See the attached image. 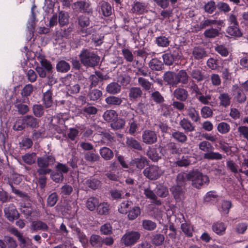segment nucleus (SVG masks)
<instances>
[{
    "mask_svg": "<svg viewBox=\"0 0 248 248\" xmlns=\"http://www.w3.org/2000/svg\"><path fill=\"white\" fill-rule=\"evenodd\" d=\"M63 123V120L62 119L58 116H54L52 117L51 120L50 122V125L52 126L53 128L58 131L59 129V124H62Z\"/></svg>",
    "mask_w": 248,
    "mask_h": 248,
    "instance_id": "obj_55",
    "label": "nucleus"
},
{
    "mask_svg": "<svg viewBox=\"0 0 248 248\" xmlns=\"http://www.w3.org/2000/svg\"><path fill=\"white\" fill-rule=\"evenodd\" d=\"M90 6V3L84 0H79L74 3L73 9L80 12L86 11Z\"/></svg>",
    "mask_w": 248,
    "mask_h": 248,
    "instance_id": "obj_30",
    "label": "nucleus"
},
{
    "mask_svg": "<svg viewBox=\"0 0 248 248\" xmlns=\"http://www.w3.org/2000/svg\"><path fill=\"white\" fill-rule=\"evenodd\" d=\"M177 85L179 83L183 85L187 84L189 82V77L185 70H180L176 73Z\"/></svg>",
    "mask_w": 248,
    "mask_h": 248,
    "instance_id": "obj_17",
    "label": "nucleus"
},
{
    "mask_svg": "<svg viewBox=\"0 0 248 248\" xmlns=\"http://www.w3.org/2000/svg\"><path fill=\"white\" fill-rule=\"evenodd\" d=\"M213 231L217 234L222 235L225 233L226 226L222 222H216L212 225Z\"/></svg>",
    "mask_w": 248,
    "mask_h": 248,
    "instance_id": "obj_39",
    "label": "nucleus"
},
{
    "mask_svg": "<svg viewBox=\"0 0 248 248\" xmlns=\"http://www.w3.org/2000/svg\"><path fill=\"white\" fill-rule=\"evenodd\" d=\"M144 194L147 198L152 200V202L155 204L157 205L161 204V201L157 199L156 195L149 187L144 188Z\"/></svg>",
    "mask_w": 248,
    "mask_h": 248,
    "instance_id": "obj_18",
    "label": "nucleus"
},
{
    "mask_svg": "<svg viewBox=\"0 0 248 248\" xmlns=\"http://www.w3.org/2000/svg\"><path fill=\"white\" fill-rule=\"evenodd\" d=\"M58 23L61 27L68 25L69 16L68 12L64 11H59L57 15Z\"/></svg>",
    "mask_w": 248,
    "mask_h": 248,
    "instance_id": "obj_19",
    "label": "nucleus"
},
{
    "mask_svg": "<svg viewBox=\"0 0 248 248\" xmlns=\"http://www.w3.org/2000/svg\"><path fill=\"white\" fill-rule=\"evenodd\" d=\"M171 135L175 140L182 143H185L187 140L186 135L183 132L174 130Z\"/></svg>",
    "mask_w": 248,
    "mask_h": 248,
    "instance_id": "obj_24",
    "label": "nucleus"
},
{
    "mask_svg": "<svg viewBox=\"0 0 248 248\" xmlns=\"http://www.w3.org/2000/svg\"><path fill=\"white\" fill-rule=\"evenodd\" d=\"M39 121L32 115H27L22 118L21 122L20 120L16 121L13 126V129L21 130L28 127L32 128H37L39 127Z\"/></svg>",
    "mask_w": 248,
    "mask_h": 248,
    "instance_id": "obj_5",
    "label": "nucleus"
},
{
    "mask_svg": "<svg viewBox=\"0 0 248 248\" xmlns=\"http://www.w3.org/2000/svg\"><path fill=\"white\" fill-rule=\"evenodd\" d=\"M147 4L145 2L135 0L131 5L130 12L136 15H141L147 12Z\"/></svg>",
    "mask_w": 248,
    "mask_h": 248,
    "instance_id": "obj_10",
    "label": "nucleus"
},
{
    "mask_svg": "<svg viewBox=\"0 0 248 248\" xmlns=\"http://www.w3.org/2000/svg\"><path fill=\"white\" fill-rule=\"evenodd\" d=\"M103 117L108 122H114L117 119L118 114L114 110L110 109L104 112Z\"/></svg>",
    "mask_w": 248,
    "mask_h": 248,
    "instance_id": "obj_29",
    "label": "nucleus"
},
{
    "mask_svg": "<svg viewBox=\"0 0 248 248\" xmlns=\"http://www.w3.org/2000/svg\"><path fill=\"white\" fill-rule=\"evenodd\" d=\"M50 177L56 183H62L64 179L63 175L58 171H51L50 173Z\"/></svg>",
    "mask_w": 248,
    "mask_h": 248,
    "instance_id": "obj_63",
    "label": "nucleus"
},
{
    "mask_svg": "<svg viewBox=\"0 0 248 248\" xmlns=\"http://www.w3.org/2000/svg\"><path fill=\"white\" fill-rule=\"evenodd\" d=\"M163 79L165 82L173 87L177 86L176 73L172 71H167L163 75Z\"/></svg>",
    "mask_w": 248,
    "mask_h": 248,
    "instance_id": "obj_12",
    "label": "nucleus"
},
{
    "mask_svg": "<svg viewBox=\"0 0 248 248\" xmlns=\"http://www.w3.org/2000/svg\"><path fill=\"white\" fill-rule=\"evenodd\" d=\"M199 148L201 151L206 153L212 151L214 149L213 145L208 141L204 140L199 144Z\"/></svg>",
    "mask_w": 248,
    "mask_h": 248,
    "instance_id": "obj_50",
    "label": "nucleus"
},
{
    "mask_svg": "<svg viewBox=\"0 0 248 248\" xmlns=\"http://www.w3.org/2000/svg\"><path fill=\"white\" fill-rule=\"evenodd\" d=\"M187 115L194 122H199L201 118L198 111L195 108L192 107H189L187 109Z\"/></svg>",
    "mask_w": 248,
    "mask_h": 248,
    "instance_id": "obj_32",
    "label": "nucleus"
},
{
    "mask_svg": "<svg viewBox=\"0 0 248 248\" xmlns=\"http://www.w3.org/2000/svg\"><path fill=\"white\" fill-rule=\"evenodd\" d=\"M99 153L101 157L105 160H109L111 159L114 156L113 151L107 147L101 148L99 150Z\"/></svg>",
    "mask_w": 248,
    "mask_h": 248,
    "instance_id": "obj_28",
    "label": "nucleus"
},
{
    "mask_svg": "<svg viewBox=\"0 0 248 248\" xmlns=\"http://www.w3.org/2000/svg\"><path fill=\"white\" fill-rule=\"evenodd\" d=\"M100 6L102 14L105 16H109L112 14V8L110 4L105 1L100 2Z\"/></svg>",
    "mask_w": 248,
    "mask_h": 248,
    "instance_id": "obj_33",
    "label": "nucleus"
},
{
    "mask_svg": "<svg viewBox=\"0 0 248 248\" xmlns=\"http://www.w3.org/2000/svg\"><path fill=\"white\" fill-rule=\"evenodd\" d=\"M156 193L160 197H166L169 194L168 188L161 185H159L156 186Z\"/></svg>",
    "mask_w": 248,
    "mask_h": 248,
    "instance_id": "obj_56",
    "label": "nucleus"
},
{
    "mask_svg": "<svg viewBox=\"0 0 248 248\" xmlns=\"http://www.w3.org/2000/svg\"><path fill=\"white\" fill-rule=\"evenodd\" d=\"M38 169L37 172L39 175H45L49 174L52 170L48 167L53 165L56 162V159L53 155H44L37 159Z\"/></svg>",
    "mask_w": 248,
    "mask_h": 248,
    "instance_id": "obj_1",
    "label": "nucleus"
},
{
    "mask_svg": "<svg viewBox=\"0 0 248 248\" xmlns=\"http://www.w3.org/2000/svg\"><path fill=\"white\" fill-rule=\"evenodd\" d=\"M127 217L129 220L136 219L140 214V209L138 206H134L131 208L127 212Z\"/></svg>",
    "mask_w": 248,
    "mask_h": 248,
    "instance_id": "obj_46",
    "label": "nucleus"
},
{
    "mask_svg": "<svg viewBox=\"0 0 248 248\" xmlns=\"http://www.w3.org/2000/svg\"><path fill=\"white\" fill-rule=\"evenodd\" d=\"M155 42L158 46L161 47H167L170 44L169 39L164 36H160L156 38Z\"/></svg>",
    "mask_w": 248,
    "mask_h": 248,
    "instance_id": "obj_57",
    "label": "nucleus"
},
{
    "mask_svg": "<svg viewBox=\"0 0 248 248\" xmlns=\"http://www.w3.org/2000/svg\"><path fill=\"white\" fill-rule=\"evenodd\" d=\"M192 55L195 59L200 60L207 56V53L204 48L198 46L193 48Z\"/></svg>",
    "mask_w": 248,
    "mask_h": 248,
    "instance_id": "obj_20",
    "label": "nucleus"
},
{
    "mask_svg": "<svg viewBox=\"0 0 248 248\" xmlns=\"http://www.w3.org/2000/svg\"><path fill=\"white\" fill-rule=\"evenodd\" d=\"M106 103L109 106H119L123 102L122 98L116 96H110L105 99Z\"/></svg>",
    "mask_w": 248,
    "mask_h": 248,
    "instance_id": "obj_36",
    "label": "nucleus"
},
{
    "mask_svg": "<svg viewBox=\"0 0 248 248\" xmlns=\"http://www.w3.org/2000/svg\"><path fill=\"white\" fill-rule=\"evenodd\" d=\"M70 64L64 60L59 61L56 66L57 72L63 73L68 72L70 70Z\"/></svg>",
    "mask_w": 248,
    "mask_h": 248,
    "instance_id": "obj_23",
    "label": "nucleus"
},
{
    "mask_svg": "<svg viewBox=\"0 0 248 248\" xmlns=\"http://www.w3.org/2000/svg\"><path fill=\"white\" fill-rule=\"evenodd\" d=\"M120 115L129 122L133 120L135 118V115L132 111L124 109L121 110Z\"/></svg>",
    "mask_w": 248,
    "mask_h": 248,
    "instance_id": "obj_62",
    "label": "nucleus"
},
{
    "mask_svg": "<svg viewBox=\"0 0 248 248\" xmlns=\"http://www.w3.org/2000/svg\"><path fill=\"white\" fill-rule=\"evenodd\" d=\"M191 77L197 82H201L205 78L204 73L197 68L192 69L190 72Z\"/></svg>",
    "mask_w": 248,
    "mask_h": 248,
    "instance_id": "obj_26",
    "label": "nucleus"
},
{
    "mask_svg": "<svg viewBox=\"0 0 248 248\" xmlns=\"http://www.w3.org/2000/svg\"><path fill=\"white\" fill-rule=\"evenodd\" d=\"M181 229L183 232L188 237L193 236V229L191 225L185 222L181 225Z\"/></svg>",
    "mask_w": 248,
    "mask_h": 248,
    "instance_id": "obj_47",
    "label": "nucleus"
},
{
    "mask_svg": "<svg viewBox=\"0 0 248 248\" xmlns=\"http://www.w3.org/2000/svg\"><path fill=\"white\" fill-rule=\"evenodd\" d=\"M172 95L176 99L180 101H185L188 98V91L181 87L177 88L173 92Z\"/></svg>",
    "mask_w": 248,
    "mask_h": 248,
    "instance_id": "obj_13",
    "label": "nucleus"
},
{
    "mask_svg": "<svg viewBox=\"0 0 248 248\" xmlns=\"http://www.w3.org/2000/svg\"><path fill=\"white\" fill-rule=\"evenodd\" d=\"M126 144L128 147L139 151H141L142 149L140 143L133 138H127Z\"/></svg>",
    "mask_w": 248,
    "mask_h": 248,
    "instance_id": "obj_41",
    "label": "nucleus"
},
{
    "mask_svg": "<svg viewBox=\"0 0 248 248\" xmlns=\"http://www.w3.org/2000/svg\"><path fill=\"white\" fill-rule=\"evenodd\" d=\"M189 176L192 186L197 189H200L203 186L208 185L210 181L206 175L197 170L189 172Z\"/></svg>",
    "mask_w": 248,
    "mask_h": 248,
    "instance_id": "obj_4",
    "label": "nucleus"
},
{
    "mask_svg": "<svg viewBox=\"0 0 248 248\" xmlns=\"http://www.w3.org/2000/svg\"><path fill=\"white\" fill-rule=\"evenodd\" d=\"M179 125L186 132H192L195 130V127L193 124L186 118H183L179 122Z\"/></svg>",
    "mask_w": 248,
    "mask_h": 248,
    "instance_id": "obj_21",
    "label": "nucleus"
},
{
    "mask_svg": "<svg viewBox=\"0 0 248 248\" xmlns=\"http://www.w3.org/2000/svg\"><path fill=\"white\" fill-rule=\"evenodd\" d=\"M52 94V92L49 90L44 93L43 102L47 108H50L53 104Z\"/></svg>",
    "mask_w": 248,
    "mask_h": 248,
    "instance_id": "obj_48",
    "label": "nucleus"
},
{
    "mask_svg": "<svg viewBox=\"0 0 248 248\" xmlns=\"http://www.w3.org/2000/svg\"><path fill=\"white\" fill-rule=\"evenodd\" d=\"M203 158L208 160H220L223 158L222 155L217 152H214L212 151L203 155Z\"/></svg>",
    "mask_w": 248,
    "mask_h": 248,
    "instance_id": "obj_49",
    "label": "nucleus"
},
{
    "mask_svg": "<svg viewBox=\"0 0 248 248\" xmlns=\"http://www.w3.org/2000/svg\"><path fill=\"white\" fill-rule=\"evenodd\" d=\"M217 129L220 133L225 134L229 132L230 126L226 123L221 122L218 124Z\"/></svg>",
    "mask_w": 248,
    "mask_h": 248,
    "instance_id": "obj_60",
    "label": "nucleus"
},
{
    "mask_svg": "<svg viewBox=\"0 0 248 248\" xmlns=\"http://www.w3.org/2000/svg\"><path fill=\"white\" fill-rule=\"evenodd\" d=\"M142 141L147 144H152L157 141V134L154 131L144 130L142 134Z\"/></svg>",
    "mask_w": 248,
    "mask_h": 248,
    "instance_id": "obj_11",
    "label": "nucleus"
},
{
    "mask_svg": "<svg viewBox=\"0 0 248 248\" xmlns=\"http://www.w3.org/2000/svg\"><path fill=\"white\" fill-rule=\"evenodd\" d=\"M232 90L234 97L238 103H243L247 100L248 95L241 86L234 85Z\"/></svg>",
    "mask_w": 248,
    "mask_h": 248,
    "instance_id": "obj_9",
    "label": "nucleus"
},
{
    "mask_svg": "<svg viewBox=\"0 0 248 248\" xmlns=\"http://www.w3.org/2000/svg\"><path fill=\"white\" fill-rule=\"evenodd\" d=\"M44 111L45 109L42 105L35 104L32 107L33 113L37 117H42L44 115Z\"/></svg>",
    "mask_w": 248,
    "mask_h": 248,
    "instance_id": "obj_53",
    "label": "nucleus"
},
{
    "mask_svg": "<svg viewBox=\"0 0 248 248\" xmlns=\"http://www.w3.org/2000/svg\"><path fill=\"white\" fill-rule=\"evenodd\" d=\"M79 58L83 65L91 67L97 66L100 61V57L97 54L87 48L82 49Z\"/></svg>",
    "mask_w": 248,
    "mask_h": 248,
    "instance_id": "obj_2",
    "label": "nucleus"
},
{
    "mask_svg": "<svg viewBox=\"0 0 248 248\" xmlns=\"http://www.w3.org/2000/svg\"><path fill=\"white\" fill-rule=\"evenodd\" d=\"M142 91L140 87H132L129 90V96L130 99H136L141 96Z\"/></svg>",
    "mask_w": 248,
    "mask_h": 248,
    "instance_id": "obj_45",
    "label": "nucleus"
},
{
    "mask_svg": "<svg viewBox=\"0 0 248 248\" xmlns=\"http://www.w3.org/2000/svg\"><path fill=\"white\" fill-rule=\"evenodd\" d=\"M84 158L88 162H94L99 160L100 156L93 152H88L85 153Z\"/></svg>",
    "mask_w": 248,
    "mask_h": 248,
    "instance_id": "obj_51",
    "label": "nucleus"
},
{
    "mask_svg": "<svg viewBox=\"0 0 248 248\" xmlns=\"http://www.w3.org/2000/svg\"><path fill=\"white\" fill-rule=\"evenodd\" d=\"M220 100V105L224 107H228L231 103V97L227 93H222L218 96Z\"/></svg>",
    "mask_w": 248,
    "mask_h": 248,
    "instance_id": "obj_37",
    "label": "nucleus"
},
{
    "mask_svg": "<svg viewBox=\"0 0 248 248\" xmlns=\"http://www.w3.org/2000/svg\"><path fill=\"white\" fill-rule=\"evenodd\" d=\"M102 95V91L96 89L90 90L88 94V97L92 101L97 100Z\"/></svg>",
    "mask_w": 248,
    "mask_h": 248,
    "instance_id": "obj_54",
    "label": "nucleus"
},
{
    "mask_svg": "<svg viewBox=\"0 0 248 248\" xmlns=\"http://www.w3.org/2000/svg\"><path fill=\"white\" fill-rule=\"evenodd\" d=\"M20 102V101L17 99L15 107L17 108L19 113L23 115L29 111V108L27 105L22 104Z\"/></svg>",
    "mask_w": 248,
    "mask_h": 248,
    "instance_id": "obj_58",
    "label": "nucleus"
},
{
    "mask_svg": "<svg viewBox=\"0 0 248 248\" xmlns=\"http://www.w3.org/2000/svg\"><path fill=\"white\" fill-rule=\"evenodd\" d=\"M187 180H190L189 172L188 173H186L185 172L180 173L178 174L176 177V185L185 187L186 182Z\"/></svg>",
    "mask_w": 248,
    "mask_h": 248,
    "instance_id": "obj_22",
    "label": "nucleus"
},
{
    "mask_svg": "<svg viewBox=\"0 0 248 248\" xmlns=\"http://www.w3.org/2000/svg\"><path fill=\"white\" fill-rule=\"evenodd\" d=\"M31 229L34 231H47L49 227L47 224L41 220H37L32 222L31 224Z\"/></svg>",
    "mask_w": 248,
    "mask_h": 248,
    "instance_id": "obj_16",
    "label": "nucleus"
},
{
    "mask_svg": "<svg viewBox=\"0 0 248 248\" xmlns=\"http://www.w3.org/2000/svg\"><path fill=\"white\" fill-rule=\"evenodd\" d=\"M132 202H131L127 201H124L121 203L120 207L119 208V211L120 213L125 214L127 213L128 210L131 208Z\"/></svg>",
    "mask_w": 248,
    "mask_h": 248,
    "instance_id": "obj_59",
    "label": "nucleus"
},
{
    "mask_svg": "<svg viewBox=\"0 0 248 248\" xmlns=\"http://www.w3.org/2000/svg\"><path fill=\"white\" fill-rule=\"evenodd\" d=\"M147 159L143 156L135 158L131 161L130 164L134 167H136L138 170L143 169L145 165L148 164Z\"/></svg>",
    "mask_w": 248,
    "mask_h": 248,
    "instance_id": "obj_15",
    "label": "nucleus"
},
{
    "mask_svg": "<svg viewBox=\"0 0 248 248\" xmlns=\"http://www.w3.org/2000/svg\"><path fill=\"white\" fill-rule=\"evenodd\" d=\"M164 239L165 238L163 234H155L153 235L152 241L154 245L159 246L163 244Z\"/></svg>",
    "mask_w": 248,
    "mask_h": 248,
    "instance_id": "obj_64",
    "label": "nucleus"
},
{
    "mask_svg": "<svg viewBox=\"0 0 248 248\" xmlns=\"http://www.w3.org/2000/svg\"><path fill=\"white\" fill-rule=\"evenodd\" d=\"M36 154L35 153H27L22 156L24 163L28 165H32L36 161Z\"/></svg>",
    "mask_w": 248,
    "mask_h": 248,
    "instance_id": "obj_42",
    "label": "nucleus"
},
{
    "mask_svg": "<svg viewBox=\"0 0 248 248\" xmlns=\"http://www.w3.org/2000/svg\"><path fill=\"white\" fill-rule=\"evenodd\" d=\"M98 204V199L96 198L91 197L87 200L86 207L89 210L92 211L95 209Z\"/></svg>",
    "mask_w": 248,
    "mask_h": 248,
    "instance_id": "obj_44",
    "label": "nucleus"
},
{
    "mask_svg": "<svg viewBox=\"0 0 248 248\" xmlns=\"http://www.w3.org/2000/svg\"><path fill=\"white\" fill-rule=\"evenodd\" d=\"M4 213L7 219L11 222H13L19 217V214L14 203L6 204L4 208Z\"/></svg>",
    "mask_w": 248,
    "mask_h": 248,
    "instance_id": "obj_8",
    "label": "nucleus"
},
{
    "mask_svg": "<svg viewBox=\"0 0 248 248\" xmlns=\"http://www.w3.org/2000/svg\"><path fill=\"white\" fill-rule=\"evenodd\" d=\"M174 198L177 201H180L183 198L185 192V187L175 185L170 188Z\"/></svg>",
    "mask_w": 248,
    "mask_h": 248,
    "instance_id": "obj_14",
    "label": "nucleus"
},
{
    "mask_svg": "<svg viewBox=\"0 0 248 248\" xmlns=\"http://www.w3.org/2000/svg\"><path fill=\"white\" fill-rule=\"evenodd\" d=\"M138 82L139 85L145 91H149L153 86V84L151 82L142 77L138 78Z\"/></svg>",
    "mask_w": 248,
    "mask_h": 248,
    "instance_id": "obj_43",
    "label": "nucleus"
},
{
    "mask_svg": "<svg viewBox=\"0 0 248 248\" xmlns=\"http://www.w3.org/2000/svg\"><path fill=\"white\" fill-rule=\"evenodd\" d=\"M227 32L231 36H241L242 33L238 28V25H232L229 27L227 30Z\"/></svg>",
    "mask_w": 248,
    "mask_h": 248,
    "instance_id": "obj_52",
    "label": "nucleus"
},
{
    "mask_svg": "<svg viewBox=\"0 0 248 248\" xmlns=\"http://www.w3.org/2000/svg\"><path fill=\"white\" fill-rule=\"evenodd\" d=\"M220 30V28L218 29L211 28L206 30L203 33V35L207 38H215L219 36Z\"/></svg>",
    "mask_w": 248,
    "mask_h": 248,
    "instance_id": "obj_38",
    "label": "nucleus"
},
{
    "mask_svg": "<svg viewBox=\"0 0 248 248\" xmlns=\"http://www.w3.org/2000/svg\"><path fill=\"white\" fill-rule=\"evenodd\" d=\"M147 156L153 161L157 162L161 158V155L157 153L156 149L149 147L146 152Z\"/></svg>",
    "mask_w": 248,
    "mask_h": 248,
    "instance_id": "obj_34",
    "label": "nucleus"
},
{
    "mask_svg": "<svg viewBox=\"0 0 248 248\" xmlns=\"http://www.w3.org/2000/svg\"><path fill=\"white\" fill-rule=\"evenodd\" d=\"M140 237V234L136 231L126 232L122 237L121 241L125 246L135 244Z\"/></svg>",
    "mask_w": 248,
    "mask_h": 248,
    "instance_id": "obj_7",
    "label": "nucleus"
},
{
    "mask_svg": "<svg viewBox=\"0 0 248 248\" xmlns=\"http://www.w3.org/2000/svg\"><path fill=\"white\" fill-rule=\"evenodd\" d=\"M77 20L78 25L82 29L89 26L91 22L89 17L85 15L79 16Z\"/></svg>",
    "mask_w": 248,
    "mask_h": 248,
    "instance_id": "obj_35",
    "label": "nucleus"
},
{
    "mask_svg": "<svg viewBox=\"0 0 248 248\" xmlns=\"http://www.w3.org/2000/svg\"><path fill=\"white\" fill-rule=\"evenodd\" d=\"M121 86L117 82H111L108 84L106 87V92L112 94L118 93L121 91Z\"/></svg>",
    "mask_w": 248,
    "mask_h": 248,
    "instance_id": "obj_31",
    "label": "nucleus"
},
{
    "mask_svg": "<svg viewBox=\"0 0 248 248\" xmlns=\"http://www.w3.org/2000/svg\"><path fill=\"white\" fill-rule=\"evenodd\" d=\"M85 184L92 189H96L100 186L101 182L97 179L90 178L85 181Z\"/></svg>",
    "mask_w": 248,
    "mask_h": 248,
    "instance_id": "obj_40",
    "label": "nucleus"
},
{
    "mask_svg": "<svg viewBox=\"0 0 248 248\" xmlns=\"http://www.w3.org/2000/svg\"><path fill=\"white\" fill-rule=\"evenodd\" d=\"M104 238L100 235L93 234L90 238L91 245L94 248L101 247L103 244Z\"/></svg>",
    "mask_w": 248,
    "mask_h": 248,
    "instance_id": "obj_25",
    "label": "nucleus"
},
{
    "mask_svg": "<svg viewBox=\"0 0 248 248\" xmlns=\"http://www.w3.org/2000/svg\"><path fill=\"white\" fill-rule=\"evenodd\" d=\"M191 94H195L194 97L200 102L204 105L214 106V102L212 101L213 96L210 94H204L203 93L199 88L198 85L192 81L189 87Z\"/></svg>",
    "mask_w": 248,
    "mask_h": 248,
    "instance_id": "obj_3",
    "label": "nucleus"
},
{
    "mask_svg": "<svg viewBox=\"0 0 248 248\" xmlns=\"http://www.w3.org/2000/svg\"><path fill=\"white\" fill-rule=\"evenodd\" d=\"M58 199V195L56 192L51 193L47 199V205L50 207L54 206L57 203Z\"/></svg>",
    "mask_w": 248,
    "mask_h": 248,
    "instance_id": "obj_61",
    "label": "nucleus"
},
{
    "mask_svg": "<svg viewBox=\"0 0 248 248\" xmlns=\"http://www.w3.org/2000/svg\"><path fill=\"white\" fill-rule=\"evenodd\" d=\"M149 66L152 70L160 71L163 69V63L161 60L157 58H154L150 61Z\"/></svg>",
    "mask_w": 248,
    "mask_h": 248,
    "instance_id": "obj_27",
    "label": "nucleus"
},
{
    "mask_svg": "<svg viewBox=\"0 0 248 248\" xmlns=\"http://www.w3.org/2000/svg\"><path fill=\"white\" fill-rule=\"evenodd\" d=\"M163 172L160 168L156 165H151L146 168L143 171L144 176L150 180L158 179Z\"/></svg>",
    "mask_w": 248,
    "mask_h": 248,
    "instance_id": "obj_6",
    "label": "nucleus"
}]
</instances>
